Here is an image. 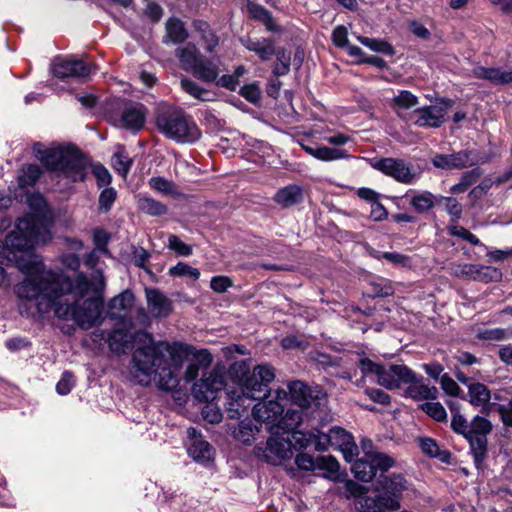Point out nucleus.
Instances as JSON below:
<instances>
[{"label":"nucleus","instance_id":"1","mask_svg":"<svg viewBox=\"0 0 512 512\" xmlns=\"http://www.w3.org/2000/svg\"><path fill=\"white\" fill-rule=\"evenodd\" d=\"M48 241L45 220L37 217L19 218L15 230L4 241H0V265H14L24 278L14 286L17 309L20 315L41 289L47 275L54 269L47 268L41 256L34 253L35 245Z\"/></svg>","mask_w":512,"mask_h":512},{"label":"nucleus","instance_id":"2","mask_svg":"<svg viewBox=\"0 0 512 512\" xmlns=\"http://www.w3.org/2000/svg\"><path fill=\"white\" fill-rule=\"evenodd\" d=\"M41 289L21 316L43 320L53 313L59 320H72L83 330L102 322L103 303L98 298L76 299L69 302L64 297L72 291V279L61 270L47 275ZM36 292V290H34Z\"/></svg>","mask_w":512,"mask_h":512},{"label":"nucleus","instance_id":"3","mask_svg":"<svg viewBox=\"0 0 512 512\" xmlns=\"http://www.w3.org/2000/svg\"><path fill=\"white\" fill-rule=\"evenodd\" d=\"M136 337L147 339L148 343L134 350L129 367L131 377L142 386L155 381L161 390L172 391L179 384L177 372L190 350L189 345L154 342L142 331Z\"/></svg>","mask_w":512,"mask_h":512},{"label":"nucleus","instance_id":"4","mask_svg":"<svg viewBox=\"0 0 512 512\" xmlns=\"http://www.w3.org/2000/svg\"><path fill=\"white\" fill-rule=\"evenodd\" d=\"M155 123L162 135L178 143H193L201 136L193 118L181 108L172 105L158 107Z\"/></svg>","mask_w":512,"mask_h":512},{"label":"nucleus","instance_id":"5","mask_svg":"<svg viewBox=\"0 0 512 512\" xmlns=\"http://www.w3.org/2000/svg\"><path fill=\"white\" fill-rule=\"evenodd\" d=\"M34 145L35 156L47 169L61 173L73 182L84 181L87 174V161L76 149H40Z\"/></svg>","mask_w":512,"mask_h":512},{"label":"nucleus","instance_id":"6","mask_svg":"<svg viewBox=\"0 0 512 512\" xmlns=\"http://www.w3.org/2000/svg\"><path fill=\"white\" fill-rule=\"evenodd\" d=\"M451 428L462 435L470 445L475 466L482 469L487 458V435L492 431V423L485 417L475 416L468 422L464 416H457L451 421Z\"/></svg>","mask_w":512,"mask_h":512},{"label":"nucleus","instance_id":"7","mask_svg":"<svg viewBox=\"0 0 512 512\" xmlns=\"http://www.w3.org/2000/svg\"><path fill=\"white\" fill-rule=\"evenodd\" d=\"M406 488V480L402 475L382 476L374 488L377 492L376 496L362 498L359 503L366 512L381 511V509L398 510L402 493Z\"/></svg>","mask_w":512,"mask_h":512},{"label":"nucleus","instance_id":"8","mask_svg":"<svg viewBox=\"0 0 512 512\" xmlns=\"http://www.w3.org/2000/svg\"><path fill=\"white\" fill-rule=\"evenodd\" d=\"M363 376L374 375L377 383L387 389H398L413 377V370L406 365L392 364L385 367L368 358H362L358 364Z\"/></svg>","mask_w":512,"mask_h":512},{"label":"nucleus","instance_id":"9","mask_svg":"<svg viewBox=\"0 0 512 512\" xmlns=\"http://www.w3.org/2000/svg\"><path fill=\"white\" fill-rule=\"evenodd\" d=\"M363 376L374 375L377 383L387 389H398L413 377V370L406 365L392 364L385 367L368 358H362L358 364Z\"/></svg>","mask_w":512,"mask_h":512},{"label":"nucleus","instance_id":"10","mask_svg":"<svg viewBox=\"0 0 512 512\" xmlns=\"http://www.w3.org/2000/svg\"><path fill=\"white\" fill-rule=\"evenodd\" d=\"M272 435L263 445L255 447V455L272 465H280L293 455V444L290 435L280 434L279 431L270 432Z\"/></svg>","mask_w":512,"mask_h":512},{"label":"nucleus","instance_id":"11","mask_svg":"<svg viewBox=\"0 0 512 512\" xmlns=\"http://www.w3.org/2000/svg\"><path fill=\"white\" fill-rule=\"evenodd\" d=\"M395 465V460L391 456L381 452H365L363 458L354 461L351 471L355 478L363 482L371 481L377 471L386 472Z\"/></svg>","mask_w":512,"mask_h":512},{"label":"nucleus","instance_id":"12","mask_svg":"<svg viewBox=\"0 0 512 512\" xmlns=\"http://www.w3.org/2000/svg\"><path fill=\"white\" fill-rule=\"evenodd\" d=\"M274 379V368L269 364H260L241 380L239 387L253 400H259L269 392L268 386Z\"/></svg>","mask_w":512,"mask_h":512},{"label":"nucleus","instance_id":"13","mask_svg":"<svg viewBox=\"0 0 512 512\" xmlns=\"http://www.w3.org/2000/svg\"><path fill=\"white\" fill-rule=\"evenodd\" d=\"M372 167L397 182L407 185L415 183L421 176V172L411 163L400 158H381L375 161Z\"/></svg>","mask_w":512,"mask_h":512},{"label":"nucleus","instance_id":"14","mask_svg":"<svg viewBox=\"0 0 512 512\" xmlns=\"http://www.w3.org/2000/svg\"><path fill=\"white\" fill-rule=\"evenodd\" d=\"M284 400H287V391L277 389L275 399H265L254 405L252 411L254 419L270 425L268 431L272 432L274 428H277L281 415L284 413V405L282 403Z\"/></svg>","mask_w":512,"mask_h":512},{"label":"nucleus","instance_id":"15","mask_svg":"<svg viewBox=\"0 0 512 512\" xmlns=\"http://www.w3.org/2000/svg\"><path fill=\"white\" fill-rule=\"evenodd\" d=\"M452 105L451 99H441L436 105L416 108L409 121L421 128H439L445 122L447 111Z\"/></svg>","mask_w":512,"mask_h":512},{"label":"nucleus","instance_id":"16","mask_svg":"<svg viewBox=\"0 0 512 512\" xmlns=\"http://www.w3.org/2000/svg\"><path fill=\"white\" fill-rule=\"evenodd\" d=\"M488 161V157L475 150H461L452 154H436L431 162L434 167L444 170L463 169Z\"/></svg>","mask_w":512,"mask_h":512},{"label":"nucleus","instance_id":"17","mask_svg":"<svg viewBox=\"0 0 512 512\" xmlns=\"http://www.w3.org/2000/svg\"><path fill=\"white\" fill-rule=\"evenodd\" d=\"M224 385V375L217 370H213L205 373L198 382L194 383L192 393L197 400L210 402L215 399L216 393L220 391Z\"/></svg>","mask_w":512,"mask_h":512},{"label":"nucleus","instance_id":"18","mask_svg":"<svg viewBox=\"0 0 512 512\" xmlns=\"http://www.w3.org/2000/svg\"><path fill=\"white\" fill-rule=\"evenodd\" d=\"M94 68V65L77 58L56 59L52 65L53 74L60 79L86 78Z\"/></svg>","mask_w":512,"mask_h":512},{"label":"nucleus","instance_id":"19","mask_svg":"<svg viewBox=\"0 0 512 512\" xmlns=\"http://www.w3.org/2000/svg\"><path fill=\"white\" fill-rule=\"evenodd\" d=\"M135 304V296L131 290H124L114 296L107 304V317L111 320L126 322Z\"/></svg>","mask_w":512,"mask_h":512},{"label":"nucleus","instance_id":"20","mask_svg":"<svg viewBox=\"0 0 512 512\" xmlns=\"http://www.w3.org/2000/svg\"><path fill=\"white\" fill-rule=\"evenodd\" d=\"M187 436L191 440L187 449L188 454L197 462H210L214 456V448L202 438L194 427L187 429Z\"/></svg>","mask_w":512,"mask_h":512},{"label":"nucleus","instance_id":"21","mask_svg":"<svg viewBox=\"0 0 512 512\" xmlns=\"http://www.w3.org/2000/svg\"><path fill=\"white\" fill-rule=\"evenodd\" d=\"M329 437L332 447L340 450L346 461L352 462L358 451L352 435L345 429L336 426L329 430Z\"/></svg>","mask_w":512,"mask_h":512},{"label":"nucleus","instance_id":"22","mask_svg":"<svg viewBox=\"0 0 512 512\" xmlns=\"http://www.w3.org/2000/svg\"><path fill=\"white\" fill-rule=\"evenodd\" d=\"M405 396L415 401L436 400L439 391L435 386L425 384L424 377L413 371V377L405 384Z\"/></svg>","mask_w":512,"mask_h":512},{"label":"nucleus","instance_id":"23","mask_svg":"<svg viewBox=\"0 0 512 512\" xmlns=\"http://www.w3.org/2000/svg\"><path fill=\"white\" fill-rule=\"evenodd\" d=\"M453 273L475 281L489 282L500 276L497 269L476 264H459L453 267Z\"/></svg>","mask_w":512,"mask_h":512},{"label":"nucleus","instance_id":"24","mask_svg":"<svg viewBox=\"0 0 512 512\" xmlns=\"http://www.w3.org/2000/svg\"><path fill=\"white\" fill-rule=\"evenodd\" d=\"M226 396V410L231 419L241 418L247 412L253 401L240 387L228 390Z\"/></svg>","mask_w":512,"mask_h":512},{"label":"nucleus","instance_id":"25","mask_svg":"<svg viewBox=\"0 0 512 512\" xmlns=\"http://www.w3.org/2000/svg\"><path fill=\"white\" fill-rule=\"evenodd\" d=\"M472 75L476 79L488 81L494 86L512 84V69L505 70L501 67L476 66L472 69Z\"/></svg>","mask_w":512,"mask_h":512},{"label":"nucleus","instance_id":"26","mask_svg":"<svg viewBox=\"0 0 512 512\" xmlns=\"http://www.w3.org/2000/svg\"><path fill=\"white\" fill-rule=\"evenodd\" d=\"M120 126L132 132L140 131L146 121L144 105L135 103L127 105L120 117Z\"/></svg>","mask_w":512,"mask_h":512},{"label":"nucleus","instance_id":"27","mask_svg":"<svg viewBox=\"0 0 512 512\" xmlns=\"http://www.w3.org/2000/svg\"><path fill=\"white\" fill-rule=\"evenodd\" d=\"M147 306L155 317H167L172 311V302L162 292L154 288L145 290Z\"/></svg>","mask_w":512,"mask_h":512},{"label":"nucleus","instance_id":"28","mask_svg":"<svg viewBox=\"0 0 512 512\" xmlns=\"http://www.w3.org/2000/svg\"><path fill=\"white\" fill-rule=\"evenodd\" d=\"M189 347L190 350L184 358L191 354L193 355L194 361L191 362L185 370L184 379L187 382L194 381L199 374L200 368H207L213 361V357L208 350H195L192 346Z\"/></svg>","mask_w":512,"mask_h":512},{"label":"nucleus","instance_id":"29","mask_svg":"<svg viewBox=\"0 0 512 512\" xmlns=\"http://www.w3.org/2000/svg\"><path fill=\"white\" fill-rule=\"evenodd\" d=\"M287 397L292 403L300 408L310 407L314 401L311 389L301 381H292L288 383Z\"/></svg>","mask_w":512,"mask_h":512},{"label":"nucleus","instance_id":"30","mask_svg":"<svg viewBox=\"0 0 512 512\" xmlns=\"http://www.w3.org/2000/svg\"><path fill=\"white\" fill-rule=\"evenodd\" d=\"M419 100L416 95L408 90H401L391 100V105L395 113L406 121H409L411 113H407V110L417 106Z\"/></svg>","mask_w":512,"mask_h":512},{"label":"nucleus","instance_id":"31","mask_svg":"<svg viewBox=\"0 0 512 512\" xmlns=\"http://www.w3.org/2000/svg\"><path fill=\"white\" fill-rule=\"evenodd\" d=\"M219 73L218 64L204 55L201 56L192 71L194 77L206 83L215 82L218 79Z\"/></svg>","mask_w":512,"mask_h":512},{"label":"nucleus","instance_id":"32","mask_svg":"<svg viewBox=\"0 0 512 512\" xmlns=\"http://www.w3.org/2000/svg\"><path fill=\"white\" fill-rule=\"evenodd\" d=\"M302 148L312 157L326 162L347 159L350 157L346 150L340 148H330L327 146L312 147L307 145H302Z\"/></svg>","mask_w":512,"mask_h":512},{"label":"nucleus","instance_id":"33","mask_svg":"<svg viewBox=\"0 0 512 512\" xmlns=\"http://www.w3.org/2000/svg\"><path fill=\"white\" fill-rule=\"evenodd\" d=\"M273 199L280 206L287 208L303 200V190L298 185L290 184L279 189Z\"/></svg>","mask_w":512,"mask_h":512},{"label":"nucleus","instance_id":"34","mask_svg":"<svg viewBox=\"0 0 512 512\" xmlns=\"http://www.w3.org/2000/svg\"><path fill=\"white\" fill-rule=\"evenodd\" d=\"M132 339H138L130 333L128 328L112 330L107 337L109 348L114 353H124Z\"/></svg>","mask_w":512,"mask_h":512},{"label":"nucleus","instance_id":"35","mask_svg":"<svg viewBox=\"0 0 512 512\" xmlns=\"http://www.w3.org/2000/svg\"><path fill=\"white\" fill-rule=\"evenodd\" d=\"M243 45L258 55L262 61H267L276 53L274 42L268 38L243 40Z\"/></svg>","mask_w":512,"mask_h":512},{"label":"nucleus","instance_id":"36","mask_svg":"<svg viewBox=\"0 0 512 512\" xmlns=\"http://www.w3.org/2000/svg\"><path fill=\"white\" fill-rule=\"evenodd\" d=\"M469 402L471 405L481 407L482 412L488 413L490 390L482 383H473L468 387Z\"/></svg>","mask_w":512,"mask_h":512},{"label":"nucleus","instance_id":"37","mask_svg":"<svg viewBox=\"0 0 512 512\" xmlns=\"http://www.w3.org/2000/svg\"><path fill=\"white\" fill-rule=\"evenodd\" d=\"M176 55L179 58L181 67L188 72L193 71L195 65H197L202 54L198 51L195 45L187 44L184 47H180L176 50Z\"/></svg>","mask_w":512,"mask_h":512},{"label":"nucleus","instance_id":"38","mask_svg":"<svg viewBox=\"0 0 512 512\" xmlns=\"http://www.w3.org/2000/svg\"><path fill=\"white\" fill-rule=\"evenodd\" d=\"M180 84L183 91L199 101L206 102L213 101L215 99V94L213 92L205 89L189 78H181Z\"/></svg>","mask_w":512,"mask_h":512},{"label":"nucleus","instance_id":"39","mask_svg":"<svg viewBox=\"0 0 512 512\" xmlns=\"http://www.w3.org/2000/svg\"><path fill=\"white\" fill-rule=\"evenodd\" d=\"M187 37V31L181 20L176 18H170L166 22L165 42H172L174 44H178L185 41Z\"/></svg>","mask_w":512,"mask_h":512},{"label":"nucleus","instance_id":"40","mask_svg":"<svg viewBox=\"0 0 512 512\" xmlns=\"http://www.w3.org/2000/svg\"><path fill=\"white\" fill-rule=\"evenodd\" d=\"M137 206L143 212L151 216H161L167 213V206L147 195H139Z\"/></svg>","mask_w":512,"mask_h":512},{"label":"nucleus","instance_id":"41","mask_svg":"<svg viewBox=\"0 0 512 512\" xmlns=\"http://www.w3.org/2000/svg\"><path fill=\"white\" fill-rule=\"evenodd\" d=\"M410 200V205L418 213H425L435 206L436 197L429 191L415 192Z\"/></svg>","mask_w":512,"mask_h":512},{"label":"nucleus","instance_id":"42","mask_svg":"<svg viewBox=\"0 0 512 512\" xmlns=\"http://www.w3.org/2000/svg\"><path fill=\"white\" fill-rule=\"evenodd\" d=\"M195 30L199 33L201 39L205 43V48L208 52H213L219 43L217 35L210 28L209 24L205 21L197 20L193 23Z\"/></svg>","mask_w":512,"mask_h":512},{"label":"nucleus","instance_id":"43","mask_svg":"<svg viewBox=\"0 0 512 512\" xmlns=\"http://www.w3.org/2000/svg\"><path fill=\"white\" fill-rule=\"evenodd\" d=\"M301 421L302 413L300 411L288 409L285 414L281 415L276 429L282 430L283 434L290 435V432L294 431Z\"/></svg>","mask_w":512,"mask_h":512},{"label":"nucleus","instance_id":"44","mask_svg":"<svg viewBox=\"0 0 512 512\" xmlns=\"http://www.w3.org/2000/svg\"><path fill=\"white\" fill-rule=\"evenodd\" d=\"M28 204H29L30 208H32L34 210V212L27 214L24 217H37V218L39 217V218L45 220V224L47 225L48 240H49L51 237V234H50L51 222H50V219L45 214L46 203H45L44 198L41 195H31L28 197Z\"/></svg>","mask_w":512,"mask_h":512},{"label":"nucleus","instance_id":"45","mask_svg":"<svg viewBox=\"0 0 512 512\" xmlns=\"http://www.w3.org/2000/svg\"><path fill=\"white\" fill-rule=\"evenodd\" d=\"M259 432L257 425L250 419L239 422L238 428L234 430V437L243 444H250L256 433Z\"/></svg>","mask_w":512,"mask_h":512},{"label":"nucleus","instance_id":"46","mask_svg":"<svg viewBox=\"0 0 512 512\" xmlns=\"http://www.w3.org/2000/svg\"><path fill=\"white\" fill-rule=\"evenodd\" d=\"M317 469L326 472L325 477L331 480L339 478L340 464L333 456H320L317 458Z\"/></svg>","mask_w":512,"mask_h":512},{"label":"nucleus","instance_id":"47","mask_svg":"<svg viewBox=\"0 0 512 512\" xmlns=\"http://www.w3.org/2000/svg\"><path fill=\"white\" fill-rule=\"evenodd\" d=\"M419 446L423 453L430 457L439 458L443 462L447 461L450 457V453L446 450L441 451L437 442L432 438L419 439Z\"/></svg>","mask_w":512,"mask_h":512},{"label":"nucleus","instance_id":"48","mask_svg":"<svg viewBox=\"0 0 512 512\" xmlns=\"http://www.w3.org/2000/svg\"><path fill=\"white\" fill-rule=\"evenodd\" d=\"M357 40L374 52L383 53L385 55H393L395 53L393 46L385 40L365 36H357Z\"/></svg>","mask_w":512,"mask_h":512},{"label":"nucleus","instance_id":"49","mask_svg":"<svg viewBox=\"0 0 512 512\" xmlns=\"http://www.w3.org/2000/svg\"><path fill=\"white\" fill-rule=\"evenodd\" d=\"M345 492L348 497L356 498L355 505L360 512H366L359 503L362 498H372L367 495L368 489L353 480H348L345 483Z\"/></svg>","mask_w":512,"mask_h":512},{"label":"nucleus","instance_id":"50","mask_svg":"<svg viewBox=\"0 0 512 512\" xmlns=\"http://www.w3.org/2000/svg\"><path fill=\"white\" fill-rule=\"evenodd\" d=\"M113 168L123 177H125L132 165V159L123 148L118 149L112 156Z\"/></svg>","mask_w":512,"mask_h":512},{"label":"nucleus","instance_id":"51","mask_svg":"<svg viewBox=\"0 0 512 512\" xmlns=\"http://www.w3.org/2000/svg\"><path fill=\"white\" fill-rule=\"evenodd\" d=\"M421 410L438 422L447 420V413L444 406L440 402L428 400L420 406Z\"/></svg>","mask_w":512,"mask_h":512},{"label":"nucleus","instance_id":"52","mask_svg":"<svg viewBox=\"0 0 512 512\" xmlns=\"http://www.w3.org/2000/svg\"><path fill=\"white\" fill-rule=\"evenodd\" d=\"M41 169L36 164H30L22 169V174L19 176V183L21 186H31L36 183L41 175Z\"/></svg>","mask_w":512,"mask_h":512},{"label":"nucleus","instance_id":"53","mask_svg":"<svg viewBox=\"0 0 512 512\" xmlns=\"http://www.w3.org/2000/svg\"><path fill=\"white\" fill-rule=\"evenodd\" d=\"M168 273L170 276L189 277L193 280H198L200 277V271L197 268L184 262H178L175 266L170 267Z\"/></svg>","mask_w":512,"mask_h":512},{"label":"nucleus","instance_id":"54","mask_svg":"<svg viewBox=\"0 0 512 512\" xmlns=\"http://www.w3.org/2000/svg\"><path fill=\"white\" fill-rule=\"evenodd\" d=\"M448 232L450 235L461 238L474 246L481 245L479 238L471 233L468 229L457 225L456 223L448 226Z\"/></svg>","mask_w":512,"mask_h":512},{"label":"nucleus","instance_id":"55","mask_svg":"<svg viewBox=\"0 0 512 512\" xmlns=\"http://www.w3.org/2000/svg\"><path fill=\"white\" fill-rule=\"evenodd\" d=\"M274 55L277 58V64L273 69L274 74L276 76H283L287 74L290 69V53L285 49H278Z\"/></svg>","mask_w":512,"mask_h":512},{"label":"nucleus","instance_id":"56","mask_svg":"<svg viewBox=\"0 0 512 512\" xmlns=\"http://www.w3.org/2000/svg\"><path fill=\"white\" fill-rule=\"evenodd\" d=\"M92 290V283L83 273H79L72 281V291L80 298L85 297Z\"/></svg>","mask_w":512,"mask_h":512},{"label":"nucleus","instance_id":"57","mask_svg":"<svg viewBox=\"0 0 512 512\" xmlns=\"http://www.w3.org/2000/svg\"><path fill=\"white\" fill-rule=\"evenodd\" d=\"M109 241L110 234L106 230L102 228H96L93 230V242L95 249L107 256L110 255L107 248Z\"/></svg>","mask_w":512,"mask_h":512},{"label":"nucleus","instance_id":"58","mask_svg":"<svg viewBox=\"0 0 512 512\" xmlns=\"http://www.w3.org/2000/svg\"><path fill=\"white\" fill-rule=\"evenodd\" d=\"M440 201H445V209L451 217V222L456 223L462 217V205L454 197H441Z\"/></svg>","mask_w":512,"mask_h":512},{"label":"nucleus","instance_id":"59","mask_svg":"<svg viewBox=\"0 0 512 512\" xmlns=\"http://www.w3.org/2000/svg\"><path fill=\"white\" fill-rule=\"evenodd\" d=\"M315 438V432H304L301 430H294L290 432L291 443L294 442V446L299 448H306L313 444Z\"/></svg>","mask_w":512,"mask_h":512},{"label":"nucleus","instance_id":"60","mask_svg":"<svg viewBox=\"0 0 512 512\" xmlns=\"http://www.w3.org/2000/svg\"><path fill=\"white\" fill-rule=\"evenodd\" d=\"M239 94L252 104H257L261 99V89L256 82L241 87Z\"/></svg>","mask_w":512,"mask_h":512},{"label":"nucleus","instance_id":"61","mask_svg":"<svg viewBox=\"0 0 512 512\" xmlns=\"http://www.w3.org/2000/svg\"><path fill=\"white\" fill-rule=\"evenodd\" d=\"M149 186L163 194L171 195L175 193V185L172 181H169L163 177H152L149 180Z\"/></svg>","mask_w":512,"mask_h":512},{"label":"nucleus","instance_id":"62","mask_svg":"<svg viewBox=\"0 0 512 512\" xmlns=\"http://www.w3.org/2000/svg\"><path fill=\"white\" fill-rule=\"evenodd\" d=\"M249 10L255 19L261 20L266 25L268 30H275L272 15L268 10L259 5H252Z\"/></svg>","mask_w":512,"mask_h":512},{"label":"nucleus","instance_id":"63","mask_svg":"<svg viewBox=\"0 0 512 512\" xmlns=\"http://www.w3.org/2000/svg\"><path fill=\"white\" fill-rule=\"evenodd\" d=\"M169 249L175 251L180 256H190L193 249L190 245L184 243L178 236L170 235L168 237Z\"/></svg>","mask_w":512,"mask_h":512},{"label":"nucleus","instance_id":"64","mask_svg":"<svg viewBox=\"0 0 512 512\" xmlns=\"http://www.w3.org/2000/svg\"><path fill=\"white\" fill-rule=\"evenodd\" d=\"M117 198V192L114 188H105L99 195V209L108 212Z\"/></svg>","mask_w":512,"mask_h":512}]
</instances>
